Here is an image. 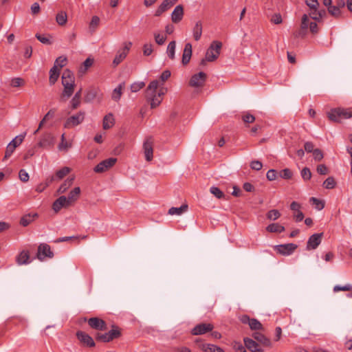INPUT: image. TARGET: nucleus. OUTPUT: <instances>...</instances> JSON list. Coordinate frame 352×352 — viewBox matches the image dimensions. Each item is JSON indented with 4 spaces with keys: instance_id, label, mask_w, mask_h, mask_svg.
<instances>
[{
    "instance_id": "nucleus-33",
    "label": "nucleus",
    "mask_w": 352,
    "mask_h": 352,
    "mask_svg": "<svg viewBox=\"0 0 352 352\" xmlns=\"http://www.w3.org/2000/svg\"><path fill=\"white\" fill-rule=\"evenodd\" d=\"M38 214L36 213H34L33 214H25L21 217L20 220V224L24 227H26L29 224H30L34 221V218H36Z\"/></svg>"
},
{
    "instance_id": "nucleus-13",
    "label": "nucleus",
    "mask_w": 352,
    "mask_h": 352,
    "mask_svg": "<svg viewBox=\"0 0 352 352\" xmlns=\"http://www.w3.org/2000/svg\"><path fill=\"white\" fill-rule=\"evenodd\" d=\"M36 256L39 260L43 261L46 257L52 258L54 256V254L52 252L51 248L49 245H47L46 243H41L38 247V252H37Z\"/></svg>"
},
{
    "instance_id": "nucleus-28",
    "label": "nucleus",
    "mask_w": 352,
    "mask_h": 352,
    "mask_svg": "<svg viewBox=\"0 0 352 352\" xmlns=\"http://www.w3.org/2000/svg\"><path fill=\"white\" fill-rule=\"evenodd\" d=\"M253 338L262 344L263 346H271V342L269 338H267L266 336H265L263 334L259 332H255L253 333Z\"/></svg>"
},
{
    "instance_id": "nucleus-21",
    "label": "nucleus",
    "mask_w": 352,
    "mask_h": 352,
    "mask_svg": "<svg viewBox=\"0 0 352 352\" xmlns=\"http://www.w3.org/2000/svg\"><path fill=\"white\" fill-rule=\"evenodd\" d=\"M244 343L245 347L252 352H263V350L258 346V343L251 338H244Z\"/></svg>"
},
{
    "instance_id": "nucleus-8",
    "label": "nucleus",
    "mask_w": 352,
    "mask_h": 352,
    "mask_svg": "<svg viewBox=\"0 0 352 352\" xmlns=\"http://www.w3.org/2000/svg\"><path fill=\"white\" fill-rule=\"evenodd\" d=\"M165 92L162 89H161L157 94L155 93L145 95L147 101L150 102V106L151 109H154L161 104L163 100V96Z\"/></svg>"
},
{
    "instance_id": "nucleus-60",
    "label": "nucleus",
    "mask_w": 352,
    "mask_h": 352,
    "mask_svg": "<svg viewBox=\"0 0 352 352\" xmlns=\"http://www.w3.org/2000/svg\"><path fill=\"white\" fill-rule=\"evenodd\" d=\"M312 153L314 158L316 161H321L324 157L322 151L319 148H316L314 151H313Z\"/></svg>"
},
{
    "instance_id": "nucleus-25",
    "label": "nucleus",
    "mask_w": 352,
    "mask_h": 352,
    "mask_svg": "<svg viewBox=\"0 0 352 352\" xmlns=\"http://www.w3.org/2000/svg\"><path fill=\"white\" fill-rule=\"evenodd\" d=\"M98 92V89L95 87L89 88L84 97V100L85 102H90L93 101L97 96Z\"/></svg>"
},
{
    "instance_id": "nucleus-56",
    "label": "nucleus",
    "mask_w": 352,
    "mask_h": 352,
    "mask_svg": "<svg viewBox=\"0 0 352 352\" xmlns=\"http://www.w3.org/2000/svg\"><path fill=\"white\" fill-rule=\"evenodd\" d=\"M145 86L144 82H134L131 85V90L132 92H137Z\"/></svg>"
},
{
    "instance_id": "nucleus-54",
    "label": "nucleus",
    "mask_w": 352,
    "mask_h": 352,
    "mask_svg": "<svg viewBox=\"0 0 352 352\" xmlns=\"http://www.w3.org/2000/svg\"><path fill=\"white\" fill-rule=\"evenodd\" d=\"M340 291H344V292L352 291V285H350V284H347V285H344V286L336 285L333 287V292H340Z\"/></svg>"
},
{
    "instance_id": "nucleus-23",
    "label": "nucleus",
    "mask_w": 352,
    "mask_h": 352,
    "mask_svg": "<svg viewBox=\"0 0 352 352\" xmlns=\"http://www.w3.org/2000/svg\"><path fill=\"white\" fill-rule=\"evenodd\" d=\"M173 6L168 0H164L155 11V16H160L162 13L170 9Z\"/></svg>"
},
{
    "instance_id": "nucleus-3",
    "label": "nucleus",
    "mask_w": 352,
    "mask_h": 352,
    "mask_svg": "<svg viewBox=\"0 0 352 352\" xmlns=\"http://www.w3.org/2000/svg\"><path fill=\"white\" fill-rule=\"evenodd\" d=\"M121 332L117 326L113 325L112 329L105 333H97L96 339L103 342H109L114 339L118 338Z\"/></svg>"
},
{
    "instance_id": "nucleus-40",
    "label": "nucleus",
    "mask_w": 352,
    "mask_h": 352,
    "mask_svg": "<svg viewBox=\"0 0 352 352\" xmlns=\"http://www.w3.org/2000/svg\"><path fill=\"white\" fill-rule=\"evenodd\" d=\"M158 85H159L158 80H155L151 81L146 89L145 95L155 94L156 89L158 87Z\"/></svg>"
},
{
    "instance_id": "nucleus-6",
    "label": "nucleus",
    "mask_w": 352,
    "mask_h": 352,
    "mask_svg": "<svg viewBox=\"0 0 352 352\" xmlns=\"http://www.w3.org/2000/svg\"><path fill=\"white\" fill-rule=\"evenodd\" d=\"M85 321H87L89 327L97 331H105L107 329V324L104 320L98 317H92L87 320L84 319Z\"/></svg>"
},
{
    "instance_id": "nucleus-46",
    "label": "nucleus",
    "mask_w": 352,
    "mask_h": 352,
    "mask_svg": "<svg viewBox=\"0 0 352 352\" xmlns=\"http://www.w3.org/2000/svg\"><path fill=\"white\" fill-rule=\"evenodd\" d=\"M25 135L26 133H24L23 134H20L19 135L15 137L10 142V144L14 146H15V148H16L17 146H19L23 141L25 137Z\"/></svg>"
},
{
    "instance_id": "nucleus-50",
    "label": "nucleus",
    "mask_w": 352,
    "mask_h": 352,
    "mask_svg": "<svg viewBox=\"0 0 352 352\" xmlns=\"http://www.w3.org/2000/svg\"><path fill=\"white\" fill-rule=\"evenodd\" d=\"M65 140V134L63 133L61 135V142L58 144V146L59 151H67L68 148H69L71 146V144H68Z\"/></svg>"
},
{
    "instance_id": "nucleus-18",
    "label": "nucleus",
    "mask_w": 352,
    "mask_h": 352,
    "mask_svg": "<svg viewBox=\"0 0 352 352\" xmlns=\"http://www.w3.org/2000/svg\"><path fill=\"white\" fill-rule=\"evenodd\" d=\"M54 142V138L51 133H45L42 135L38 146L41 148H48L53 146Z\"/></svg>"
},
{
    "instance_id": "nucleus-31",
    "label": "nucleus",
    "mask_w": 352,
    "mask_h": 352,
    "mask_svg": "<svg viewBox=\"0 0 352 352\" xmlns=\"http://www.w3.org/2000/svg\"><path fill=\"white\" fill-rule=\"evenodd\" d=\"M80 194V187H75L72 190L70 191L69 193L68 197L67 199H68V201L72 205V203L77 201V199L79 197V195Z\"/></svg>"
},
{
    "instance_id": "nucleus-48",
    "label": "nucleus",
    "mask_w": 352,
    "mask_h": 352,
    "mask_svg": "<svg viewBox=\"0 0 352 352\" xmlns=\"http://www.w3.org/2000/svg\"><path fill=\"white\" fill-rule=\"evenodd\" d=\"M67 57L64 56H59L56 59L54 66L57 68L58 67L62 68L67 64Z\"/></svg>"
},
{
    "instance_id": "nucleus-24",
    "label": "nucleus",
    "mask_w": 352,
    "mask_h": 352,
    "mask_svg": "<svg viewBox=\"0 0 352 352\" xmlns=\"http://www.w3.org/2000/svg\"><path fill=\"white\" fill-rule=\"evenodd\" d=\"M82 89L80 88L74 96L72 99L70 101L72 109H76L81 103V97H82Z\"/></svg>"
},
{
    "instance_id": "nucleus-10",
    "label": "nucleus",
    "mask_w": 352,
    "mask_h": 352,
    "mask_svg": "<svg viewBox=\"0 0 352 352\" xmlns=\"http://www.w3.org/2000/svg\"><path fill=\"white\" fill-rule=\"evenodd\" d=\"M144 153L147 162H150L153 157V139L151 136L148 137L143 144Z\"/></svg>"
},
{
    "instance_id": "nucleus-5",
    "label": "nucleus",
    "mask_w": 352,
    "mask_h": 352,
    "mask_svg": "<svg viewBox=\"0 0 352 352\" xmlns=\"http://www.w3.org/2000/svg\"><path fill=\"white\" fill-rule=\"evenodd\" d=\"M85 111H79L76 114L69 117L64 123V127L71 129L81 124L85 120Z\"/></svg>"
},
{
    "instance_id": "nucleus-39",
    "label": "nucleus",
    "mask_w": 352,
    "mask_h": 352,
    "mask_svg": "<svg viewBox=\"0 0 352 352\" xmlns=\"http://www.w3.org/2000/svg\"><path fill=\"white\" fill-rule=\"evenodd\" d=\"M70 171H71V168L65 166V167H63L61 169L57 170L56 172L55 175H54V176L55 177L56 179H57L58 180H60L63 178H64L67 174H69L70 173Z\"/></svg>"
},
{
    "instance_id": "nucleus-59",
    "label": "nucleus",
    "mask_w": 352,
    "mask_h": 352,
    "mask_svg": "<svg viewBox=\"0 0 352 352\" xmlns=\"http://www.w3.org/2000/svg\"><path fill=\"white\" fill-rule=\"evenodd\" d=\"M10 85L13 87H19L24 85V80L21 78H14L12 79Z\"/></svg>"
},
{
    "instance_id": "nucleus-47",
    "label": "nucleus",
    "mask_w": 352,
    "mask_h": 352,
    "mask_svg": "<svg viewBox=\"0 0 352 352\" xmlns=\"http://www.w3.org/2000/svg\"><path fill=\"white\" fill-rule=\"evenodd\" d=\"M210 192L218 199H222L225 197L223 192L216 186H212L210 189Z\"/></svg>"
},
{
    "instance_id": "nucleus-55",
    "label": "nucleus",
    "mask_w": 352,
    "mask_h": 352,
    "mask_svg": "<svg viewBox=\"0 0 352 352\" xmlns=\"http://www.w3.org/2000/svg\"><path fill=\"white\" fill-rule=\"evenodd\" d=\"M279 175L283 179H289L292 177V172L289 168H285L280 171Z\"/></svg>"
},
{
    "instance_id": "nucleus-4",
    "label": "nucleus",
    "mask_w": 352,
    "mask_h": 352,
    "mask_svg": "<svg viewBox=\"0 0 352 352\" xmlns=\"http://www.w3.org/2000/svg\"><path fill=\"white\" fill-rule=\"evenodd\" d=\"M222 43L214 41L206 51V56L208 62H213L217 60L220 54Z\"/></svg>"
},
{
    "instance_id": "nucleus-15",
    "label": "nucleus",
    "mask_w": 352,
    "mask_h": 352,
    "mask_svg": "<svg viewBox=\"0 0 352 352\" xmlns=\"http://www.w3.org/2000/svg\"><path fill=\"white\" fill-rule=\"evenodd\" d=\"M309 27V20L307 14H305L302 16L300 28L298 31L294 32V36L298 37H304L307 32V29Z\"/></svg>"
},
{
    "instance_id": "nucleus-49",
    "label": "nucleus",
    "mask_w": 352,
    "mask_h": 352,
    "mask_svg": "<svg viewBox=\"0 0 352 352\" xmlns=\"http://www.w3.org/2000/svg\"><path fill=\"white\" fill-rule=\"evenodd\" d=\"M324 188L327 189H332L336 186V182L333 177H329L324 182H323Z\"/></svg>"
},
{
    "instance_id": "nucleus-17",
    "label": "nucleus",
    "mask_w": 352,
    "mask_h": 352,
    "mask_svg": "<svg viewBox=\"0 0 352 352\" xmlns=\"http://www.w3.org/2000/svg\"><path fill=\"white\" fill-rule=\"evenodd\" d=\"M213 325L210 323H201L196 325L192 329V334L195 336L204 334L207 332L211 331L213 329Z\"/></svg>"
},
{
    "instance_id": "nucleus-26",
    "label": "nucleus",
    "mask_w": 352,
    "mask_h": 352,
    "mask_svg": "<svg viewBox=\"0 0 352 352\" xmlns=\"http://www.w3.org/2000/svg\"><path fill=\"white\" fill-rule=\"evenodd\" d=\"M115 120L112 113H108L103 118L102 127L104 130H107L113 126Z\"/></svg>"
},
{
    "instance_id": "nucleus-51",
    "label": "nucleus",
    "mask_w": 352,
    "mask_h": 352,
    "mask_svg": "<svg viewBox=\"0 0 352 352\" xmlns=\"http://www.w3.org/2000/svg\"><path fill=\"white\" fill-rule=\"evenodd\" d=\"M327 10L329 13L336 18H338L341 14L340 10H339L338 7H336V6H331L329 8H328Z\"/></svg>"
},
{
    "instance_id": "nucleus-61",
    "label": "nucleus",
    "mask_w": 352,
    "mask_h": 352,
    "mask_svg": "<svg viewBox=\"0 0 352 352\" xmlns=\"http://www.w3.org/2000/svg\"><path fill=\"white\" fill-rule=\"evenodd\" d=\"M301 176L305 180H309L311 177V173L309 168L305 167L301 170Z\"/></svg>"
},
{
    "instance_id": "nucleus-1",
    "label": "nucleus",
    "mask_w": 352,
    "mask_h": 352,
    "mask_svg": "<svg viewBox=\"0 0 352 352\" xmlns=\"http://www.w3.org/2000/svg\"><path fill=\"white\" fill-rule=\"evenodd\" d=\"M62 85L63 91L61 94V98H70L74 91L75 78L72 72L69 69H65L62 75Z\"/></svg>"
},
{
    "instance_id": "nucleus-45",
    "label": "nucleus",
    "mask_w": 352,
    "mask_h": 352,
    "mask_svg": "<svg viewBox=\"0 0 352 352\" xmlns=\"http://www.w3.org/2000/svg\"><path fill=\"white\" fill-rule=\"evenodd\" d=\"M250 328L252 330H261L263 329L262 324L255 318H252L249 323Z\"/></svg>"
},
{
    "instance_id": "nucleus-37",
    "label": "nucleus",
    "mask_w": 352,
    "mask_h": 352,
    "mask_svg": "<svg viewBox=\"0 0 352 352\" xmlns=\"http://www.w3.org/2000/svg\"><path fill=\"white\" fill-rule=\"evenodd\" d=\"M124 87V82L120 84L113 91L111 98L113 100L118 101L122 96V89Z\"/></svg>"
},
{
    "instance_id": "nucleus-22",
    "label": "nucleus",
    "mask_w": 352,
    "mask_h": 352,
    "mask_svg": "<svg viewBox=\"0 0 352 352\" xmlns=\"http://www.w3.org/2000/svg\"><path fill=\"white\" fill-rule=\"evenodd\" d=\"M192 56V45L190 43H188L185 45L183 55H182V64L184 65H187L191 58Z\"/></svg>"
},
{
    "instance_id": "nucleus-52",
    "label": "nucleus",
    "mask_w": 352,
    "mask_h": 352,
    "mask_svg": "<svg viewBox=\"0 0 352 352\" xmlns=\"http://www.w3.org/2000/svg\"><path fill=\"white\" fill-rule=\"evenodd\" d=\"M100 23V19L97 16H94L92 17L91 21L89 24V29L91 32H94L96 28L98 26Z\"/></svg>"
},
{
    "instance_id": "nucleus-29",
    "label": "nucleus",
    "mask_w": 352,
    "mask_h": 352,
    "mask_svg": "<svg viewBox=\"0 0 352 352\" xmlns=\"http://www.w3.org/2000/svg\"><path fill=\"white\" fill-rule=\"evenodd\" d=\"M16 261L18 265H20L29 263L30 262L29 252L25 250L22 251L17 256Z\"/></svg>"
},
{
    "instance_id": "nucleus-63",
    "label": "nucleus",
    "mask_w": 352,
    "mask_h": 352,
    "mask_svg": "<svg viewBox=\"0 0 352 352\" xmlns=\"http://www.w3.org/2000/svg\"><path fill=\"white\" fill-rule=\"evenodd\" d=\"M271 22L274 24H280L283 22L282 16L280 13H276L272 15L271 19Z\"/></svg>"
},
{
    "instance_id": "nucleus-57",
    "label": "nucleus",
    "mask_w": 352,
    "mask_h": 352,
    "mask_svg": "<svg viewBox=\"0 0 352 352\" xmlns=\"http://www.w3.org/2000/svg\"><path fill=\"white\" fill-rule=\"evenodd\" d=\"M154 38L156 43H157L160 45H163L166 39V36L162 35L160 33H155Z\"/></svg>"
},
{
    "instance_id": "nucleus-34",
    "label": "nucleus",
    "mask_w": 352,
    "mask_h": 352,
    "mask_svg": "<svg viewBox=\"0 0 352 352\" xmlns=\"http://www.w3.org/2000/svg\"><path fill=\"white\" fill-rule=\"evenodd\" d=\"M188 205L183 204L179 208L172 207L168 210V214L170 215H180L184 212L187 211Z\"/></svg>"
},
{
    "instance_id": "nucleus-38",
    "label": "nucleus",
    "mask_w": 352,
    "mask_h": 352,
    "mask_svg": "<svg viewBox=\"0 0 352 352\" xmlns=\"http://www.w3.org/2000/svg\"><path fill=\"white\" fill-rule=\"evenodd\" d=\"M67 15L64 11L59 12L56 16V21L59 25H64L67 23Z\"/></svg>"
},
{
    "instance_id": "nucleus-19",
    "label": "nucleus",
    "mask_w": 352,
    "mask_h": 352,
    "mask_svg": "<svg viewBox=\"0 0 352 352\" xmlns=\"http://www.w3.org/2000/svg\"><path fill=\"white\" fill-rule=\"evenodd\" d=\"M70 205L65 196H60L53 203L52 209L55 212H58L61 208L68 207Z\"/></svg>"
},
{
    "instance_id": "nucleus-2",
    "label": "nucleus",
    "mask_w": 352,
    "mask_h": 352,
    "mask_svg": "<svg viewBox=\"0 0 352 352\" xmlns=\"http://www.w3.org/2000/svg\"><path fill=\"white\" fill-rule=\"evenodd\" d=\"M327 117L333 122H339L342 119H348L352 117V111L347 109L334 108L327 113Z\"/></svg>"
},
{
    "instance_id": "nucleus-64",
    "label": "nucleus",
    "mask_w": 352,
    "mask_h": 352,
    "mask_svg": "<svg viewBox=\"0 0 352 352\" xmlns=\"http://www.w3.org/2000/svg\"><path fill=\"white\" fill-rule=\"evenodd\" d=\"M267 179L270 181H274L276 179L277 172L274 169H270L267 171L266 175Z\"/></svg>"
},
{
    "instance_id": "nucleus-36",
    "label": "nucleus",
    "mask_w": 352,
    "mask_h": 352,
    "mask_svg": "<svg viewBox=\"0 0 352 352\" xmlns=\"http://www.w3.org/2000/svg\"><path fill=\"white\" fill-rule=\"evenodd\" d=\"M201 349L204 352H225L221 347L211 344H204Z\"/></svg>"
},
{
    "instance_id": "nucleus-32",
    "label": "nucleus",
    "mask_w": 352,
    "mask_h": 352,
    "mask_svg": "<svg viewBox=\"0 0 352 352\" xmlns=\"http://www.w3.org/2000/svg\"><path fill=\"white\" fill-rule=\"evenodd\" d=\"M60 75L59 69L53 66L50 70V78L49 81L50 85H54L55 82L57 81L58 77Z\"/></svg>"
},
{
    "instance_id": "nucleus-42",
    "label": "nucleus",
    "mask_w": 352,
    "mask_h": 352,
    "mask_svg": "<svg viewBox=\"0 0 352 352\" xmlns=\"http://www.w3.org/2000/svg\"><path fill=\"white\" fill-rule=\"evenodd\" d=\"M36 38L42 43L45 45H51L52 41H51L52 36L48 34L45 36L44 34H36Z\"/></svg>"
},
{
    "instance_id": "nucleus-16",
    "label": "nucleus",
    "mask_w": 352,
    "mask_h": 352,
    "mask_svg": "<svg viewBox=\"0 0 352 352\" xmlns=\"http://www.w3.org/2000/svg\"><path fill=\"white\" fill-rule=\"evenodd\" d=\"M323 233L314 234L309 238L307 243V250H315L320 244Z\"/></svg>"
},
{
    "instance_id": "nucleus-12",
    "label": "nucleus",
    "mask_w": 352,
    "mask_h": 352,
    "mask_svg": "<svg viewBox=\"0 0 352 352\" xmlns=\"http://www.w3.org/2000/svg\"><path fill=\"white\" fill-rule=\"evenodd\" d=\"M117 161L116 158L111 157L107 160H104L100 162L97 166H95L94 170L96 173H104L109 168H111L114 166Z\"/></svg>"
},
{
    "instance_id": "nucleus-11",
    "label": "nucleus",
    "mask_w": 352,
    "mask_h": 352,
    "mask_svg": "<svg viewBox=\"0 0 352 352\" xmlns=\"http://www.w3.org/2000/svg\"><path fill=\"white\" fill-rule=\"evenodd\" d=\"M297 248L298 245L294 243H286L275 245L274 250L281 255L288 256L292 254Z\"/></svg>"
},
{
    "instance_id": "nucleus-30",
    "label": "nucleus",
    "mask_w": 352,
    "mask_h": 352,
    "mask_svg": "<svg viewBox=\"0 0 352 352\" xmlns=\"http://www.w3.org/2000/svg\"><path fill=\"white\" fill-rule=\"evenodd\" d=\"M202 29L203 27L201 22L200 21L196 22L192 29L193 38L195 41H197L201 38L202 34Z\"/></svg>"
},
{
    "instance_id": "nucleus-35",
    "label": "nucleus",
    "mask_w": 352,
    "mask_h": 352,
    "mask_svg": "<svg viewBox=\"0 0 352 352\" xmlns=\"http://www.w3.org/2000/svg\"><path fill=\"white\" fill-rule=\"evenodd\" d=\"M269 232L281 233L285 231V227L278 223H271L266 228Z\"/></svg>"
},
{
    "instance_id": "nucleus-14",
    "label": "nucleus",
    "mask_w": 352,
    "mask_h": 352,
    "mask_svg": "<svg viewBox=\"0 0 352 352\" xmlns=\"http://www.w3.org/2000/svg\"><path fill=\"white\" fill-rule=\"evenodd\" d=\"M131 45V42L124 43V48L122 50L118 52V54L113 60V64L114 66L119 65L126 58Z\"/></svg>"
},
{
    "instance_id": "nucleus-41",
    "label": "nucleus",
    "mask_w": 352,
    "mask_h": 352,
    "mask_svg": "<svg viewBox=\"0 0 352 352\" xmlns=\"http://www.w3.org/2000/svg\"><path fill=\"white\" fill-rule=\"evenodd\" d=\"M175 47L176 42L175 41L170 42L167 47V54L168 57L172 60L175 58Z\"/></svg>"
},
{
    "instance_id": "nucleus-53",
    "label": "nucleus",
    "mask_w": 352,
    "mask_h": 352,
    "mask_svg": "<svg viewBox=\"0 0 352 352\" xmlns=\"http://www.w3.org/2000/svg\"><path fill=\"white\" fill-rule=\"evenodd\" d=\"M15 148H16L15 146L11 145L9 143L6 149L3 160H8L12 155V154L14 153Z\"/></svg>"
},
{
    "instance_id": "nucleus-9",
    "label": "nucleus",
    "mask_w": 352,
    "mask_h": 352,
    "mask_svg": "<svg viewBox=\"0 0 352 352\" xmlns=\"http://www.w3.org/2000/svg\"><path fill=\"white\" fill-rule=\"evenodd\" d=\"M206 74L203 72H200L191 77L189 81V85L195 88L202 87L206 82Z\"/></svg>"
},
{
    "instance_id": "nucleus-43",
    "label": "nucleus",
    "mask_w": 352,
    "mask_h": 352,
    "mask_svg": "<svg viewBox=\"0 0 352 352\" xmlns=\"http://www.w3.org/2000/svg\"><path fill=\"white\" fill-rule=\"evenodd\" d=\"M267 219L272 221H275L278 219L280 217V213L278 210L273 209L270 211L266 214Z\"/></svg>"
},
{
    "instance_id": "nucleus-62",
    "label": "nucleus",
    "mask_w": 352,
    "mask_h": 352,
    "mask_svg": "<svg viewBox=\"0 0 352 352\" xmlns=\"http://www.w3.org/2000/svg\"><path fill=\"white\" fill-rule=\"evenodd\" d=\"M153 52V45L151 43H146L143 46V54L144 56H149Z\"/></svg>"
},
{
    "instance_id": "nucleus-20",
    "label": "nucleus",
    "mask_w": 352,
    "mask_h": 352,
    "mask_svg": "<svg viewBox=\"0 0 352 352\" xmlns=\"http://www.w3.org/2000/svg\"><path fill=\"white\" fill-rule=\"evenodd\" d=\"M184 16V8L182 5H177L171 14V20L173 23L180 22Z\"/></svg>"
},
{
    "instance_id": "nucleus-58",
    "label": "nucleus",
    "mask_w": 352,
    "mask_h": 352,
    "mask_svg": "<svg viewBox=\"0 0 352 352\" xmlns=\"http://www.w3.org/2000/svg\"><path fill=\"white\" fill-rule=\"evenodd\" d=\"M242 120L245 123H253L255 121V117L249 113H245L243 115Z\"/></svg>"
},
{
    "instance_id": "nucleus-27",
    "label": "nucleus",
    "mask_w": 352,
    "mask_h": 352,
    "mask_svg": "<svg viewBox=\"0 0 352 352\" xmlns=\"http://www.w3.org/2000/svg\"><path fill=\"white\" fill-rule=\"evenodd\" d=\"M74 181V177H69L58 188L56 193L58 195L63 194L67 191V190L73 184Z\"/></svg>"
},
{
    "instance_id": "nucleus-44",
    "label": "nucleus",
    "mask_w": 352,
    "mask_h": 352,
    "mask_svg": "<svg viewBox=\"0 0 352 352\" xmlns=\"http://www.w3.org/2000/svg\"><path fill=\"white\" fill-rule=\"evenodd\" d=\"M310 203H311L315 208L318 210H321L324 207V201L316 198V197H311L309 199Z\"/></svg>"
},
{
    "instance_id": "nucleus-7",
    "label": "nucleus",
    "mask_w": 352,
    "mask_h": 352,
    "mask_svg": "<svg viewBox=\"0 0 352 352\" xmlns=\"http://www.w3.org/2000/svg\"><path fill=\"white\" fill-rule=\"evenodd\" d=\"M76 336L82 346H95L96 344L94 339L86 332L82 331H78L76 333Z\"/></svg>"
}]
</instances>
